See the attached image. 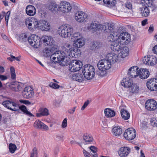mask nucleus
Here are the masks:
<instances>
[{
  "label": "nucleus",
  "mask_w": 157,
  "mask_h": 157,
  "mask_svg": "<svg viewBox=\"0 0 157 157\" xmlns=\"http://www.w3.org/2000/svg\"><path fill=\"white\" fill-rule=\"evenodd\" d=\"M114 37V33L108 37V40L111 42L110 48L113 51H118L121 49V46L120 42H118V39Z\"/></svg>",
  "instance_id": "39448f33"
},
{
  "label": "nucleus",
  "mask_w": 157,
  "mask_h": 157,
  "mask_svg": "<svg viewBox=\"0 0 157 157\" xmlns=\"http://www.w3.org/2000/svg\"><path fill=\"white\" fill-rule=\"evenodd\" d=\"M102 25L95 22H92L88 27L89 30L93 32L101 31Z\"/></svg>",
  "instance_id": "aec40b11"
},
{
  "label": "nucleus",
  "mask_w": 157,
  "mask_h": 157,
  "mask_svg": "<svg viewBox=\"0 0 157 157\" xmlns=\"http://www.w3.org/2000/svg\"><path fill=\"white\" fill-rule=\"evenodd\" d=\"M89 103V101H86L84 103L82 107L81 110H83L85 109V108L88 105Z\"/></svg>",
  "instance_id": "680f3d73"
},
{
  "label": "nucleus",
  "mask_w": 157,
  "mask_h": 157,
  "mask_svg": "<svg viewBox=\"0 0 157 157\" xmlns=\"http://www.w3.org/2000/svg\"><path fill=\"white\" fill-rule=\"evenodd\" d=\"M10 12L9 11H8L6 13L5 16V20L6 23H8L9 18L10 16Z\"/></svg>",
  "instance_id": "052dcab7"
},
{
  "label": "nucleus",
  "mask_w": 157,
  "mask_h": 157,
  "mask_svg": "<svg viewBox=\"0 0 157 157\" xmlns=\"http://www.w3.org/2000/svg\"><path fill=\"white\" fill-rule=\"evenodd\" d=\"M145 107L147 110L153 111L157 109V103L156 101L154 99H148L145 102Z\"/></svg>",
  "instance_id": "4468645a"
},
{
  "label": "nucleus",
  "mask_w": 157,
  "mask_h": 157,
  "mask_svg": "<svg viewBox=\"0 0 157 157\" xmlns=\"http://www.w3.org/2000/svg\"><path fill=\"white\" fill-rule=\"evenodd\" d=\"M97 66L98 68L104 69L106 70L109 69L111 67V63L107 59H103L98 63Z\"/></svg>",
  "instance_id": "f8f14e48"
},
{
  "label": "nucleus",
  "mask_w": 157,
  "mask_h": 157,
  "mask_svg": "<svg viewBox=\"0 0 157 157\" xmlns=\"http://www.w3.org/2000/svg\"><path fill=\"white\" fill-rule=\"evenodd\" d=\"M11 78L13 79H14L16 78V74L15 73V71L14 68L13 67H11L10 68Z\"/></svg>",
  "instance_id": "3c124183"
},
{
  "label": "nucleus",
  "mask_w": 157,
  "mask_h": 157,
  "mask_svg": "<svg viewBox=\"0 0 157 157\" xmlns=\"http://www.w3.org/2000/svg\"><path fill=\"white\" fill-rule=\"evenodd\" d=\"M20 102L21 103H22L25 104H28L29 105L31 104V103L30 102H29V101L28 100H20Z\"/></svg>",
  "instance_id": "e2e57ef3"
},
{
  "label": "nucleus",
  "mask_w": 157,
  "mask_h": 157,
  "mask_svg": "<svg viewBox=\"0 0 157 157\" xmlns=\"http://www.w3.org/2000/svg\"><path fill=\"white\" fill-rule=\"evenodd\" d=\"M76 107H74L73 108L68 109V113L70 114H74V112L75 110Z\"/></svg>",
  "instance_id": "13d9d810"
},
{
  "label": "nucleus",
  "mask_w": 157,
  "mask_h": 157,
  "mask_svg": "<svg viewBox=\"0 0 157 157\" xmlns=\"http://www.w3.org/2000/svg\"><path fill=\"white\" fill-rule=\"evenodd\" d=\"M151 124L153 127L157 126V121L155 118H151L150 120Z\"/></svg>",
  "instance_id": "5fc2aeb1"
},
{
  "label": "nucleus",
  "mask_w": 157,
  "mask_h": 157,
  "mask_svg": "<svg viewBox=\"0 0 157 157\" xmlns=\"http://www.w3.org/2000/svg\"><path fill=\"white\" fill-rule=\"evenodd\" d=\"M106 58L111 63H115L119 60V57L117 54L114 52L109 53L106 56Z\"/></svg>",
  "instance_id": "5701e85b"
},
{
  "label": "nucleus",
  "mask_w": 157,
  "mask_h": 157,
  "mask_svg": "<svg viewBox=\"0 0 157 157\" xmlns=\"http://www.w3.org/2000/svg\"><path fill=\"white\" fill-rule=\"evenodd\" d=\"M139 77L141 79H145L149 75V71L147 69L141 68L139 70Z\"/></svg>",
  "instance_id": "cd10ccee"
},
{
  "label": "nucleus",
  "mask_w": 157,
  "mask_h": 157,
  "mask_svg": "<svg viewBox=\"0 0 157 157\" xmlns=\"http://www.w3.org/2000/svg\"><path fill=\"white\" fill-rule=\"evenodd\" d=\"M121 113L122 117L124 120H127L130 117V113L126 110L124 109H121Z\"/></svg>",
  "instance_id": "58836bf2"
},
{
  "label": "nucleus",
  "mask_w": 157,
  "mask_h": 157,
  "mask_svg": "<svg viewBox=\"0 0 157 157\" xmlns=\"http://www.w3.org/2000/svg\"><path fill=\"white\" fill-rule=\"evenodd\" d=\"M72 9L71 5L66 2H62L59 5V11L63 13H67L70 12Z\"/></svg>",
  "instance_id": "9b49d317"
},
{
  "label": "nucleus",
  "mask_w": 157,
  "mask_h": 157,
  "mask_svg": "<svg viewBox=\"0 0 157 157\" xmlns=\"http://www.w3.org/2000/svg\"><path fill=\"white\" fill-rule=\"evenodd\" d=\"M3 4L5 6H9L8 2L6 0H1Z\"/></svg>",
  "instance_id": "0e129e2a"
},
{
  "label": "nucleus",
  "mask_w": 157,
  "mask_h": 157,
  "mask_svg": "<svg viewBox=\"0 0 157 157\" xmlns=\"http://www.w3.org/2000/svg\"><path fill=\"white\" fill-rule=\"evenodd\" d=\"M57 31L61 37L65 38L70 37L73 33V28L68 24H65L59 26L58 27Z\"/></svg>",
  "instance_id": "f257e3e1"
},
{
  "label": "nucleus",
  "mask_w": 157,
  "mask_h": 157,
  "mask_svg": "<svg viewBox=\"0 0 157 157\" xmlns=\"http://www.w3.org/2000/svg\"><path fill=\"white\" fill-rule=\"evenodd\" d=\"M75 51V48L71 47V48H70L69 49H65L64 51H62V52H63L65 54V55L63 56V57L64 58L65 57L66 58V61H65V63H67L68 62V56H69L71 57H74L75 56L74 55Z\"/></svg>",
  "instance_id": "a211bd4d"
},
{
  "label": "nucleus",
  "mask_w": 157,
  "mask_h": 157,
  "mask_svg": "<svg viewBox=\"0 0 157 157\" xmlns=\"http://www.w3.org/2000/svg\"><path fill=\"white\" fill-rule=\"evenodd\" d=\"M85 44V42L84 39L78 40H73V46L76 48H81Z\"/></svg>",
  "instance_id": "72a5a7b5"
},
{
  "label": "nucleus",
  "mask_w": 157,
  "mask_h": 157,
  "mask_svg": "<svg viewBox=\"0 0 157 157\" xmlns=\"http://www.w3.org/2000/svg\"><path fill=\"white\" fill-rule=\"evenodd\" d=\"M131 90L132 93H137L139 90V87L135 84H133L131 86Z\"/></svg>",
  "instance_id": "8fccbe9b"
},
{
  "label": "nucleus",
  "mask_w": 157,
  "mask_h": 157,
  "mask_svg": "<svg viewBox=\"0 0 157 157\" xmlns=\"http://www.w3.org/2000/svg\"><path fill=\"white\" fill-rule=\"evenodd\" d=\"M67 118H65L63 121L62 123V127L63 128H64L66 127L67 125Z\"/></svg>",
  "instance_id": "4d7b16f0"
},
{
  "label": "nucleus",
  "mask_w": 157,
  "mask_h": 157,
  "mask_svg": "<svg viewBox=\"0 0 157 157\" xmlns=\"http://www.w3.org/2000/svg\"><path fill=\"white\" fill-rule=\"evenodd\" d=\"M112 132L115 136H119L122 133V129L120 126H115L113 128Z\"/></svg>",
  "instance_id": "f704fd0d"
},
{
  "label": "nucleus",
  "mask_w": 157,
  "mask_h": 157,
  "mask_svg": "<svg viewBox=\"0 0 157 157\" xmlns=\"http://www.w3.org/2000/svg\"><path fill=\"white\" fill-rule=\"evenodd\" d=\"M97 73L98 75L101 77L105 76L107 74L106 70H105L103 68L101 69L98 68V70L97 71Z\"/></svg>",
  "instance_id": "49530a36"
},
{
  "label": "nucleus",
  "mask_w": 157,
  "mask_h": 157,
  "mask_svg": "<svg viewBox=\"0 0 157 157\" xmlns=\"http://www.w3.org/2000/svg\"><path fill=\"white\" fill-rule=\"evenodd\" d=\"M84 77L87 80L93 78L95 74V69L94 67L90 65H85L82 69Z\"/></svg>",
  "instance_id": "7ed1b4c3"
},
{
  "label": "nucleus",
  "mask_w": 157,
  "mask_h": 157,
  "mask_svg": "<svg viewBox=\"0 0 157 157\" xmlns=\"http://www.w3.org/2000/svg\"><path fill=\"white\" fill-rule=\"evenodd\" d=\"M37 155V149L36 147L33 148V153L31 154L30 157H36Z\"/></svg>",
  "instance_id": "6e6d98bb"
},
{
  "label": "nucleus",
  "mask_w": 157,
  "mask_h": 157,
  "mask_svg": "<svg viewBox=\"0 0 157 157\" xmlns=\"http://www.w3.org/2000/svg\"><path fill=\"white\" fill-rule=\"evenodd\" d=\"M143 62L145 64L152 66L155 64L157 62V58L154 56H145L143 59Z\"/></svg>",
  "instance_id": "2eb2a0df"
},
{
  "label": "nucleus",
  "mask_w": 157,
  "mask_h": 157,
  "mask_svg": "<svg viewBox=\"0 0 157 157\" xmlns=\"http://www.w3.org/2000/svg\"><path fill=\"white\" fill-rule=\"evenodd\" d=\"M14 58H15L14 56L12 55H10V57L7 58V59L10 61L11 62H12V61L14 60Z\"/></svg>",
  "instance_id": "774afa93"
},
{
  "label": "nucleus",
  "mask_w": 157,
  "mask_h": 157,
  "mask_svg": "<svg viewBox=\"0 0 157 157\" xmlns=\"http://www.w3.org/2000/svg\"><path fill=\"white\" fill-rule=\"evenodd\" d=\"M147 88L150 90H157V79L153 78L149 79L147 82Z\"/></svg>",
  "instance_id": "dca6fc26"
},
{
  "label": "nucleus",
  "mask_w": 157,
  "mask_h": 157,
  "mask_svg": "<svg viewBox=\"0 0 157 157\" xmlns=\"http://www.w3.org/2000/svg\"><path fill=\"white\" fill-rule=\"evenodd\" d=\"M38 29L42 30L47 31L50 28V27L49 23L46 21L44 20H40L39 21Z\"/></svg>",
  "instance_id": "b1692460"
},
{
  "label": "nucleus",
  "mask_w": 157,
  "mask_h": 157,
  "mask_svg": "<svg viewBox=\"0 0 157 157\" xmlns=\"http://www.w3.org/2000/svg\"><path fill=\"white\" fill-rule=\"evenodd\" d=\"M7 78L6 76L2 75H0V79L2 80H5L7 79Z\"/></svg>",
  "instance_id": "69168bd1"
},
{
  "label": "nucleus",
  "mask_w": 157,
  "mask_h": 157,
  "mask_svg": "<svg viewBox=\"0 0 157 157\" xmlns=\"http://www.w3.org/2000/svg\"><path fill=\"white\" fill-rule=\"evenodd\" d=\"M28 42L32 46L35 48H38L41 43L40 37L35 35H32L29 37Z\"/></svg>",
  "instance_id": "0eeeda50"
},
{
  "label": "nucleus",
  "mask_w": 157,
  "mask_h": 157,
  "mask_svg": "<svg viewBox=\"0 0 157 157\" xmlns=\"http://www.w3.org/2000/svg\"><path fill=\"white\" fill-rule=\"evenodd\" d=\"M102 27H101V31L103 30L105 33H110V35L113 33L116 32L114 30L113 26L111 25L108 23H105L103 25H102Z\"/></svg>",
  "instance_id": "6ab92c4d"
},
{
  "label": "nucleus",
  "mask_w": 157,
  "mask_h": 157,
  "mask_svg": "<svg viewBox=\"0 0 157 157\" xmlns=\"http://www.w3.org/2000/svg\"><path fill=\"white\" fill-rule=\"evenodd\" d=\"M72 79L79 82H82L84 79L83 75L81 73H75L73 74L72 77Z\"/></svg>",
  "instance_id": "7c9ffc66"
},
{
  "label": "nucleus",
  "mask_w": 157,
  "mask_h": 157,
  "mask_svg": "<svg viewBox=\"0 0 157 157\" xmlns=\"http://www.w3.org/2000/svg\"><path fill=\"white\" fill-rule=\"evenodd\" d=\"M26 13L29 16H34L36 13L35 8L32 5H28L26 7Z\"/></svg>",
  "instance_id": "c85d7f7f"
},
{
  "label": "nucleus",
  "mask_w": 157,
  "mask_h": 157,
  "mask_svg": "<svg viewBox=\"0 0 157 157\" xmlns=\"http://www.w3.org/2000/svg\"><path fill=\"white\" fill-rule=\"evenodd\" d=\"M114 37L118 39V42L121 45H126L131 40L130 35L127 32L121 33L119 35L117 32H114Z\"/></svg>",
  "instance_id": "f03ea898"
},
{
  "label": "nucleus",
  "mask_w": 157,
  "mask_h": 157,
  "mask_svg": "<svg viewBox=\"0 0 157 157\" xmlns=\"http://www.w3.org/2000/svg\"><path fill=\"white\" fill-rule=\"evenodd\" d=\"M2 104L5 107L11 110L14 111L18 110V109L16 107H17V105L11 100L4 101L3 102Z\"/></svg>",
  "instance_id": "ddd939ff"
},
{
  "label": "nucleus",
  "mask_w": 157,
  "mask_h": 157,
  "mask_svg": "<svg viewBox=\"0 0 157 157\" xmlns=\"http://www.w3.org/2000/svg\"><path fill=\"white\" fill-rule=\"evenodd\" d=\"M90 149V152L93 157H98L97 153V148L94 146H91L89 147Z\"/></svg>",
  "instance_id": "a19ab883"
},
{
  "label": "nucleus",
  "mask_w": 157,
  "mask_h": 157,
  "mask_svg": "<svg viewBox=\"0 0 157 157\" xmlns=\"http://www.w3.org/2000/svg\"><path fill=\"white\" fill-rule=\"evenodd\" d=\"M104 3L110 6H114L117 3L116 0H103Z\"/></svg>",
  "instance_id": "c03bdc74"
},
{
  "label": "nucleus",
  "mask_w": 157,
  "mask_h": 157,
  "mask_svg": "<svg viewBox=\"0 0 157 157\" xmlns=\"http://www.w3.org/2000/svg\"><path fill=\"white\" fill-rule=\"evenodd\" d=\"M88 15L85 12L79 11L77 12L75 15V18L76 21L79 23H84L87 20Z\"/></svg>",
  "instance_id": "1a4fd4ad"
},
{
  "label": "nucleus",
  "mask_w": 157,
  "mask_h": 157,
  "mask_svg": "<svg viewBox=\"0 0 157 157\" xmlns=\"http://www.w3.org/2000/svg\"><path fill=\"white\" fill-rule=\"evenodd\" d=\"M72 39L73 40H78L84 39L82 35L79 33H75L73 34V38Z\"/></svg>",
  "instance_id": "de8ad7c7"
},
{
  "label": "nucleus",
  "mask_w": 157,
  "mask_h": 157,
  "mask_svg": "<svg viewBox=\"0 0 157 157\" xmlns=\"http://www.w3.org/2000/svg\"><path fill=\"white\" fill-rule=\"evenodd\" d=\"M65 55V54L62 51H56V52L53 53L50 56V59H52V62H65V61L66 60V58H64L63 56Z\"/></svg>",
  "instance_id": "423d86ee"
},
{
  "label": "nucleus",
  "mask_w": 157,
  "mask_h": 157,
  "mask_svg": "<svg viewBox=\"0 0 157 157\" xmlns=\"http://www.w3.org/2000/svg\"><path fill=\"white\" fill-rule=\"evenodd\" d=\"M136 132L133 128H129L126 130L124 134V136L127 140H133L136 137Z\"/></svg>",
  "instance_id": "9d476101"
},
{
  "label": "nucleus",
  "mask_w": 157,
  "mask_h": 157,
  "mask_svg": "<svg viewBox=\"0 0 157 157\" xmlns=\"http://www.w3.org/2000/svg\"><path fill=\"white\" fill-rule=\"evenodd\" d=\"M129 52V48L128 47H125L121 50L119 54L121 56V58H124L128 55Z\"/></svg>",
  "instance_id": "4c0bfd02"
},
{
  "label": "nucleus",
  "mask_w": 157,
  "mask_h": 157,
  "mask_svg": "<svg viewBox=\"0 0 157 157\" xmlns=\"http://www.w3.org/2000/svg\"><path fill=\"white\" fill-rule=\"evenodd\" d=\"M40 39L41 41H42L45 45L51 46L54 43L53 38L50 36H44L41 38Z\"/></svg>",
  "instance_id": "4be33fe9"
},
{
  "label": "nucleus",
  "mask_w": 157,
  "mask_h": 157,
  "mask_svg": "<svg viewBox=\"0 0 157 157\" xmlns=\"http://www.w3.org/2000/svg\"><path fill=\"white\" fill-rule=\"evenodd\" d=\"M34 95L33 89L30 86L25 87L22 92L23 97L25 98H32Z\"/></svg>",
  "instance_id": "f3484780"
},
{
  "label": "nucleus",
  "mask_w": 157,
  "mask_h": 157,
  "mask_svg": "<svg viewBox=\"0 0 157 157\" xmlns=\"http://www.w3.org/2000/svg\"><path fill=\"white\" fill-rule=\"evenodd\" d=\"M84 140L86 142H90L93 141V139L92 136L89 134H85L83 136Z\"/></svg>",
  "instance_id": "a18cd8bd"
},
{
  "label": "nucleus",
  "mask_w": 157,
  "mask_h": 157,
  "mask_svg": "<svg viewBox=\"0 0 157 157\" xmlns=\"http://www.w3.org/2000/svg\"><path fill=\"white\" fill-rule=\"evenodd\" d=\"M153 2L151 0H143L142 3L143 4V6H146L150 8L152 6Z\"/></svg>",
  "instance_id": "79ce46f5"
},
{
  "label": "nucleus",
  "mask_w": 157,
  "mask_h": 157,
  "mask_svg": "<svg viewBox=\"0 0 157 157\" xmlns=\"http://www.w3.org/2000/svg\"><path fill=\"white\" fill-rule=\"evenodd\" d=\"M125 7L129 10H131L132 8V4L130 2H127L126 3Z\"/></svg>",
  "instance_id": "bf43d9fd"
},
{
  "label": "nucleus",
  "mask_w": 157,
  "mask_h": 157,
  "mask_svg": "<svg viewBox=\"0 0 157 157\" xmlns=\"http://www.w3.org/2000/svg\"><path fill=\"white\" fill-rule=\"evenodd\" d=\"M9 148L10 152L11 153H13L17 149V146L13 144L10 143L9 145Z\"/></svg>",
  "instance_id": "09e8293b"
},
{
  "label": "nucleus",
  "mask_w": 157,
  "mask_h": 157,
  "mask_svg": "<svg viewBox=\"0 0 157 157\" xmlns=\"http://www.w3.org/2000/svg\"><path fill=\"white\" fill-rule=\"evenodd\" d=\"M152 51L154 53L157 54V44L153 47Z\"/></svg>",
  "instance_id": "338daca9"
},
{
  "label": "nucleus",
  "mask_w": 157,
  "mask_h": 157,
  "mask_svg": "<svg viewBox=\"0 0 157 157\" xmlns=\"http://www.w3.org/2000/svg\"><path fill=\"white\" fill-rule=\"evenodd\" d=\"M34 126L37 129H43L45 130L48 129V127L39 120H36L34 122Z\"/></svg>",
  "instance_id": "393cba45"
},
{
  "label": "nucleus",
  "mask_w": 157,
  "mask_h": 157,
  "mask_svg": "<svg viewBox=\"0 0 157 157\" xmlns=\"http://www.w3.org/2000/svg\"><path fill=\"white\" fill-rule=\"evenodd\" d=\"M44 56L46 57H48L53 53L52 50L48 48H46L43 51Z\"/></svg>",
  "instance_id": "37998d69"
},
{
  "label": "nucleus",
  "mask_w": 157,
  "mask_h": 157,
  "mask_svg": "<svg viewBox=\"0 0 157 157\" xmlns=\"http://www.w3.org/2000/svg\"><path fill=\"white\" fill-rule=\"evenodd\" d=\"M39 21L33 17H29L26 19L25 24L28 29L30 31H33L36 29H38Z\"/></svg>",
  "instance_id": "20e7f679"
},
{
  "label": "nucleus",
  "mask_w": 157,
  "mask_h": 157,
  "mask_svg": "<svg viewBox=\"0 0 157 157\" xmlns=\"http://www.w3.org/2000/svg\"><path fill=\"white\" fill-rule=\"evenodd\" d=\"M11 89L15 91H19L21 89V87L19 83L17 82H12Z\"/></svg>",
  "instance_id": "2f4dec72"
},
{
  "label": "nucleus",
  "mask_w": 157,
  "mask_h": 157,
  "mask_svg": "<svg viewBox=\"0 0 157 157\" xmlns=\"http://www.w3.org/2000/svg\"><path fill=\"white\" fill-rule=\"evenodd\" d=\"M81 52L79 49L77 48H75L74 53L75 56H74V57H76L80 56L81 54Z\"/></svg>",
  "instance_id": "603ef678"
},
{
  "label": "nucleus",
  "mask_w": 157,
  "mask_h": 157,
  "mask_svg": "<svg viewBox=\"0 0 157 157\" xmlns=\"http://www.w3.org/2000/svg\"><path fill=\"white\" fill-rule=\"evenodd\" d=\"M121 85L125 87H130L132 85V80L128 78L124 79L121 83Z\"/></svg>",
  "instance_id": "473e14b6"
},
{
  "label": "nucleus",
  "mask_w": 157,
  "mask_h": 157,
  "mask_svg": "<svg viewBox=\"0 0 157 157\" xmlns=\"http://www.w3.org/2000/svg\"><path fill=\"white\" fill-rule=\"evenodd\" d=\"M40 113L36 114V116L40 117L41 116H46L49 114L48 110L46 108H42L40 109Z\"/></svg>",
  "instance_id": "ea45409f"
},
{
  "label": "nucleus",
  "mask_w": 157,
  "mask_h": 157,
  "mask_svg": "<svg viewBox=\"0 0 157 157\" xmlns=\"http://www.w3.org/2000/svg\"><path fill=\"white\" fill-rule=\"evenodd\" d=\"M129 152V148L127 147H123L121 148L118 153L120 156L125 157L128 155Z\"/></svg>",
  "instance_id": "c756f323"
},
{
  "label": "nucleus",
  "mask_w": 157,
  "mask_h": 157,
  "mask_svg": "<svg viewBox=\"0 0 157 157\" xmlns=\"http://www.w3.org/2000/svg\"><path fill=\"white\" fill-rule=\"evenodd\" d=\"M140 69L137 67H133L128 70V75H130V78H136L139 76Z\"/></svg>",
  "instance_id": "412c9836"
},
{
  "label": "nucleus",
  "mask_w": 157,
  "mask_h": 157,
  "mask_svg": "<svg viewBox=\"0 0 157 157\" xmlns=\"http://www.w3.org/2000/svg\"><path fill=\"white\" fill-rule=\"evenodd\" d=\"M104 113L105 116L107 117H112L115 115V112L109 108H106L105 109Z\"/></svg>",
  "instance_id": "e433bc0d"
},
{
  "label": "nucleus",
  "mask_w": 157,
  "mask_h": 157,
  "mask_svg": "<svg viewBox=\"0 0 157 157\" xmlns=\"http://www.w3.org/2000/svg\"><path fill=\"white\" fill-rule=\"evenodd\" d=\"M16 107L18 109V110L20 109L25 114L29 117L34 116L32 113L28 111L25 105H22L18 106L17 105V107Z\"/></svg>",
  "instance_id": "c9c22d12"
},
{
  "label": "nucleus",
  "mask_w": 157,
  "mask_h": 157,
  "mask_svg": "<svg viewBox=\"0 0 157 157\" xmlns=\"http://www.w3.org/2000/svg\"><path fill=\"white\" fill-rule=\"evenodd\" d=\"M82 66V63L80 61L73 60L70 63L69 68L71 72H76L80 70Z\"/></svg>",
  "instance_id": "6e6552de"
},
{
  "label": "nucleus",
  "mask_w": 157,
  "mask_h": 157,
  "mask_svg": "<svg viewBox=\"0 0 157 157\" xmlns=\"http://www.w3.org/2000/svg\"><path fill=\"white\" fill-rule=\"evenodd\" d=\"M48 10L52 12H57L59 11V6L54 2H50L48 6Z\"/></svg>",
  "instance_id": "bb28decb"
},
{
  "label": "nucleus",
  "mask_w": 157,
  "mask_h": 157,
  "mask_svg": "<svg viewBox=\"0 0 157 157\" xmlns=\"http://www.w3.org/2000/svg\"><path fill=\"white\" fill-rule=\"evenodd\" d=\"M139 13L143 17H147L150 14V8L146 6H143L139 9Z\"/></svg>",
  "instance_id": "a878e982"
},
{
  "label": "nucleus",
  "mask_w": 157,
  "mask_h": 157,
  "mask_svg": "<svg viewBox=\"0 0 157 157\" xmlns=\"http://www.w3.org/2000/svg\"><path fill=\"white\" fill-rule=\"evenodd\" d=\"M49 86L51 87L52 88L57 89L59 88V86L56 83H54L53 82L50 83Z\"/></svg>",
  "instance_id": "864d4df0"
}]
</instances>
